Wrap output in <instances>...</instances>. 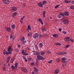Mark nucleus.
Here are the masks:
<instances>
[{
    "label": "nucleus",
    "mask_w": 74,
    "mask_h": 74,
    "mask_svg": "<svg viewBox=\"0 0 74 74\" xmlns=\"http://www.w3.org/2000/svg\"><path fill=\"white\" fill-rule=\"evenodd\" d=\"M36 57L38 60H45V58L44 57L40 55H38Z\"/></svg>",
    "instance_id": "1"
},
{
    "label": "nucleus",
    "mask_w": 74,
    "mask_h": 74,
    "mask_svg": "<svg viewBox=\"0 0 74 74\" xmlns=\"http://www.w3.org/2000/svg\"><path fill=\"white\" fill-rule=\"evenodd\" d=\"M70 37L67 36L65 38V39H64V40L65 42H66L69 43L70 41Z\"/></svg>",
    "instance_id": "2"
},
{
    "label": "nucleus",
    "mask_w": 74,
    "mask_h": 74,
    "mask_svg": "<svg viewBox=\"0 0 74 74\" xmlns=\"http://www.w3.org/2000/svg\"><path fill=\"white\" fill-rule=\"evenodd\" d=\"M34 69V72L35 74H38V70L36 67H34L33 68Z\"/></svg>",
    "instance_id": "3"
},
{
    "label": "nucleus",
    "mask_w": 74,
    "mask_h": 74,
    "mask_svg": "<svg viewBox=\"0 0 74 74\" xmlns=\"http://www.w3.org/2000/svg\"><path fill=\"white\" fill-rule=\"evenodd\" d=\"M62 16H64V13H60L59 14H58L57 15L58 18H62Z\"/></svg>",
    "instance_id": "4"
},
{
    "label": "nucleus",
    "mask_w": 74,
    "mask_h": 74,
    "mask_svg": "<svg viewBox=\"0 0 74 74\" xmlns=\"http://www.w3.org/2000/svg\"><path fill=\"white\" fill-rule=\"evenodd\" d=\"M63 23L65 25L66 24H68L69 23V21L67 19H65L63 20Z\"/></svg>",
    "instance_id": "5"
},
{
    "label": "nucleus",
    "mask_w": 74,
    "mask_h": 74,
    "mask_svg": "<svg viewBox=\"0 0 74 74\" xmlns=\"http://www.w3.org/2000/svg\"><path fill=\"white\" fill-rule=\"evenodd\" d=\"M67 52H60V53H58V55H66Z\"/></svg>",
    "instance_id": "6"
},
{
    "label": "nucleus",
    "mask_w": 74,
    "mask_h": 74,
    "mask_svg": "<svg viewBox=\"0 0 74 74\" xmlns=\"http://www.w3.org/2000/svg\"><path fill=\"white\" fill-rule=\"evenodd\" d=\"M66 58L65 57H62L61 58V62L62 63H66Z\"/></svg>",
    "instance_id": "7"
},
{
    "label": "nucleus",
    "mask_w": 74,
    "mask_h": 74,
    "mask_svg": "<svg viewBox=\"0 0 74 74\" xmlns=\"http://www.w3.org/2000/svg\"><path fill=\"white\" fill-rule=\"evenodd\" d=\"M38 34L37 33H36L34 34L33 37L34 38H37L38 37Z\"/></svg>",
    "instance_id": "8"
},
{
    "label": "nucleus",
    "mask_w": 74,
    "mask_h": 74,
    "mask_svg": "<svg viewBox=\"0 0 74 74\" xmlns=\"http://www.w3.org/2000/svg\"><path fill=\"white\" fill-rule=\"evenodd\" d=\"M3 1L5 4H8L10 3V1L8 0H3Z\"/></svg>",
    "instance_id": "9"
},
{
    "label": "nucleus",
    "mask_w": 74,
    "mask_h": 74,
    "mask_svg": "<svg viewBox=\"0 0 74 74\" xmlns=\"http://www.w3.org/2000/svg\"><path fill=\"white\" fill-rule=\"evenodd\" d=\"M21 70L22 71H24L25 73H26L27 72V70L25 68H23V67H21Z\"/></svg>",
    "instance_id": "10"
},
{
    "label": "nucleus",
    "mask_w": 74,
    "mask_h": 74,
    "mask_svg": "<svg viewBox=\"0 0 74 74\" xmlns=\"http://www.w3.org/2000/svg\"><path fill=\"white\" fill-rule=\"evenodd\" d=\"M7 51H11V52L13 51V49L11 46H9L7 49Z\"/></svg>",
    "instance_id": "11"
},
{
    "label": "nucleus",
    "mask_w": 74,
    "mask_h": 74,
    "mask_svg": "<svg viewBox=\"0 0 74 74\" xmlns=\"http://www.w3.org/2000/svg\"><path fill=\"white\" fill-rule=\"evenodd\" d=\"M38 21H39V22H40L42 25H44V22H42V20L41 18H38Z\"/></svg>",
    "instance_id": "12"
},
{
    "label": "nucleus",
    "mask_w": 74,
    "mask_h": 74,
    "mask_svg": "<svg viewBox=\"0 0 74 74\" xmlns=\"http://www.w3.org/2000/svg\"><path fill=\"white\" fill-rule=\"evenodd\" d=\"M13 11L15 12L17 10V8L16 7H13L12 8Z\"/></svg>",
    "instance_id": "13"
},
{
    "label": "nucleus",
    "mask_w": 74,
    "mask_h": 74,
    "mask_svg": "<svg viewBox=\"0 0 74 74\" xmlns=\"http://www.w3.org/2000/svg\"><path fill=\"white\" fill-rule=\"evenodd\" d=\"M69 13L68 12H65L64 13V16H69Z\"/></svg>",
    "instance_id": "14"
},
{
    "label": "nucleus",
    "mask_w": 74,
    "mask_h": 74,
    "mask_svg": "<svg viewBox=\"0 0 74 74\" xmlns=\"http://www.w3.org/2000/svg\"><path fill=\"white\" fill-rule=\"evenodd\" d=\"M38 5L40 7H43V5L42 3L40 2L38 3Z\"/></svg>",
    "instance_id": "15"
},
{
    "label": "nucleus",
    "mask_w": 74,
    "mask_h": 74,
    "mask_svg": "<svg viewBox=\"0 0 74 74\" xmlns=\"http://www.w3.org/2000/svg\"><path fill=\"white\" fill-rule=\"evenodd\" d=\"M10 59H11V57L8 56V57L7 59V60L6 62L8 63L9 62H10Z\"/></svg>",
    "instance_id": "16"
},
{
    "label": "nucleus",
    "mask_w": 74,
    "mask_h": 74,
    "mask_svg": "<svg viewBox=\"0 0 74 74\" xmlns=\"http://www.w3.org/2000/svg\"><path fill=\"white\" fill-rule=\"evenodd\" d=\"M59 73V69H56L54 71V73L55 74H58Z\"/></svg>",
    "instance_id": "17"
},
{
    "label": "nucleus",
    "mask_w": 74,
    "mask_h": 74,
    "mask_svg": "<svg viewBox=\"0 0 74 74\" xmlns=\"http://www.w3.org/2000/svg\"><path fill=\"white\" fill-rule=\"evenodd\" d=\"M33 55H37V56H38V55H39V52L37 51H36L34 53Z\"/></svg>",
    "instance_id": "18"
},
{
    "label": "nucleus",
    "mask_w": 74,
    "mask_h": 74,
    "mask_svg": "<svg viewBox=\"0 0 74 74\" xmlns=\"http://www.w3.org/2000/svg\"><path fill=\"white\" fill-rule=\"evenodd\" d=\"M31 29V27H30V26L29 25H28V26L27 29L26 31L27 32H29V30H30Z\"/></svg>",
    "instance_id": "19"
},
{
    "label": "nucleus",
    "mask_w": 74,
    "mask_h": 74,
    "mask_svg": "<svg viewBox=\"0 0 74 74\" xmlns=\"http://www.w3.org/2000/svg\"><path fill=\"white\" fill-rule=\"evenodd\" d=\"M6 30L8 32H11V29L10 27H7L6 29Z\"/></svg>",
    "instance_id": "20"
},
{
    "label": "nucleus",
    "mask_w": 74,
    "mask_h": 74,
    "mask_svg": "<svg viewBox=\"0 0 74 74\" xmlns=\"http://www.w3.org/2000/svg\"><path fill=\"white\" fill-rule=\"evenodd\" d=\"M41 30L42 32H45L46 31V28L44 27H42L41 28Z\"/></svg>",
    "instance_id": "21"
},
{
    "label": "nucleus",
    "mask_w": 74,
    "mask_h": 74,
    "mask_svg": "<svg viewBox=\"0 0 74 74\" xmlns=\"http://www.w3.org/2000/svg\"><path fill=\"white\" fill-rule=\"evenodd\" d=\"M40 55L42 56H43L45 55V52L41 51L40 52Z\"/></svg>",
    "instance_id": "22"
},
{
    "label": "nucleus",
    "mask_w": 74,
    "mask_h": 74,
    "mask_svg": "<svg viewBox=\"0 0 74 74\" xmlns=\"http://www.w3.org/2000/svg\"><path fill=\"white\" fill-rule=\"evenodd\" d=\"M32 33L31 32H29L28 33L27 36L29 37H31L32 36Z\"/></svg>",
    "instance_id": "23"
},
{
    "label": "nucleus",
    "mask_w": 74,
    "mask_h": 74,
    "mask_svg": "<svg viewBox=\"0 0 74 74\" xmlns=\"http://www.w3.org/2000/svg\"><path fill=\"white\" fill-rule=\"evenodd\" d=\"M8 53L5 50H4L3 51V54L4 55H8Z\"/></svg>",
    "instance_id": "24"
},
{
    "label": "nucleus",
    "mask_w": 74,
    "mask_h": 74,
    "mask_svg": "<svg viewBox=\"0 0 74 74\" xmlns=\"http://www.w3.org/2000/svg\"><path fill=\"white\" fill-rule=\"evenodd\" d=\"M39 46L41 48H42V47H43V44L42 43H40L39 44Z\"/></svg>",
    "instance_id": "25"
},
{
    "label": "nucleus",
    "mask_w": 74,
    "mask_h": 74,
    "mask_svg": "<svg viewBox=\"0 0 74 74\" xmlns=\"http://www.w3.org/2000/svg\"><path fill=\"white\" fill-rule=\"evenodd\" d=\"M11 27L12 29H14L15 28V24H13L11 26Z\"/></svg>",
    "instance_id": "26"
},
{
    "label": "nucleus",
    "mask_w": 74,
    "mask_h": 74,
    "mask_svg": "<svg viewBox=\"0 0 74 74\" xmlns=\"http://www.w3.org/2000/svg\"><path fill=\"white\" fill-rule=\"evenodd\" d=\"M45 11H44L43 13V16L44 18H45Z\"/></svg>",
    "instance_id": "27"
},
{
    "label": "nucleus",
    "mask_w": 74,
    "mask_h": 74,
    "mask_svg": "<svg viewBox=\"0 0 74 74\" xmlns=\"http://www.w3.org/2000/svg\"><path fill=\"white\" fill-rule=\"evenodd\" d=\"M17 15V13L16 12H14L13 13V16H16Z\"/></svg>",
    "instance_id": "28"
},
{
    "label": "nucleus",
    "mask_w": 74,
    "mask_h": 74,
    "mask_svg": "<svg viewBox=\"0 0 74 74\" xmlns=\"http://www.w3.org/2000/svg\"><path fill=\"white\" fill-rule=\"evenodd\" d=\"M42 4H43V5H44V4H47V1H43L42 2Z\"/></svg>",
    "instance_id": "29"
},
{
    "label": "nucleus",
    "mask_w": 74,
    "mask_h": 74,
    "mask_svg": "<svg viewBox=\"0 0 74 74\" xmlns=\"http://www.w3.org/2000/svg\"><path fill=\"white\" fill-rule=\"evenodd\" d=\"M64 2L65 3H70L71 1H68L67 0H65Z\"/></svg>",
    "instance_id": "30"
},
{
    "label": "nucleus",
    "mask_w": 74,
    "mask_h": 74,
    "mask_svg": "<svg viewBox=\"0 0 74 74\" xmlns=\"http://www.w3.org/2000/svg\"><path fill=\"white\" fill-rule=\"evenodd\" d=\"M22 54H23V55H24V56H26V55H28V53H26L25 52L24 53Z\"/></svg>",
    "instance_id": "31"
},
{
    "label": "nucleus",
    "mask_w": 74,
    "mask_h": 74,
    "mask_svg": "<svg viewBox=\"0 0 74 74\" xmlns=\"http://www.w3.org/2000/svg\"><path fill=\"white\" fill-rule=\"evenodd\" d=\"M35 64L34 62H31L30 63V65L32 66H34Z\"/></svg>",
    "instance_id": "32"
},
{
    "label": "nucleus",
    "mask_w": 74,
    "mask_h": 74,
    "mask_svg": "<svg viewBox=\"0 0 74 74\" xmlns=\"http://www.w3.org/2000/svg\"><path fill=\"white\" fill-rule=\"evenodd\" d=\"M53 36L54 37H57L58 36V35L57 34H54L53 35Z\"/></svg>",
    "instance_id": "33"
},
{
    "label": "nucleus",
    "mask_w": 74,
    "mask_h": 74,
    "mask_svg": "<svg viewBox=\"0 0 74 74\" xmlns=\"http://www.w3.org/2000/svg\"><path fill=\"white\" fill-rule=\"evenodd\" d=\"M35 49H36V50H38V46H37V45H35Z\"/></svg>",
    "instance_id": "34"
},
{
    "label": "nucleus",
    "mask_w": 74,
    "mask_h": 74,
    "mask_svg": "<svg viewBox=\"0 0 74 74\" xmlns=\"http://www.w3.org/2000/svg\"><path fill=\"white\" fill-rule=\"evenodd\" d=\"M21 41H24L25 40V38L24 37H23L21 39H20Z\"/></svg>",
    "instance_id": "35"
},
{
    "label": "nucleus",
    "mask_w": 74,
    "mask_h": 74,
    "mask_svg": "<svg viewBox=\"0 0 74 74\" xmlns=\"http://www.w3.org/2000/svg\"><path fill=\"white\" fill-rule=\"evenodd\" d=\"M55 45H59V46H60L61 45H62V44H61L59 43H56L55 44Z\"/></svg>",
    "instance_id": "36"
},
{
    "label": "nucleus",
    "mask_w": 74,
    "mask_h": 74,
    "mask_svg": "<svg viewBox=\"0 0 74 74\" xmlns=\"http://www.w3.org/2000/svg\"><path fill=\"white\" fill-rule=\"evenodd\" d=\"M18 64V63H16L15 64V67L16 68H17Z\"/></svg>",
    "instance_id": "37"
},
{
    "label": "nucleus",
    "mask_w": 74,
    "mask_h": 74,
    "mask_svg": "<svg viewBox=\"0 0 74 74\" xmlns=\"http://www.w3.org/2000/svg\"><path fill=\"white\" fill-rule=\"evenodd\" d=\"M56 61L58 62H59L60 61V59L59 58H57L56 59Z\"/></svg>",
    "instance_id": "38"
},
{
    "label": "nucleus",
    "mask_w": 74,
    "mask_h": 74,
    "mask_svg": "<svg viewBox=\"0 0 74 74\" xmlns=\"http://www.w3.org/2000/svg\"><path fill=\"white\" fill-rule=\"evenodd\" d=\"M39 62L38 60H36V66H38V64Z\"/></svg>",
    "instance_id": "39"
},
{
    "label": "nucleus",
    "mask_w": 74,
    "mask_h": 74,
    "mask_svg": "<svg viewBox=\"0 0 74 74\" xmlns=\"http://www.w3.org/2000/svg\"><path fill=\"white\" fill-rule=\"evenodd\" d=\"M29 61H32V60H33V59H32V58H29L28 59Z\"/></svg>",
    "instance_id": "40"
},
{
    "label": "nucleus",
    "mask_w": 74,
    "mask_h": 74,
    "mask_svg": "<svg viewBox=\"0 0 74 74\" xmlns=\"http://www.w3.org/2000/svg\"><path fill=\"white\" fill-rule=\"evenodd\" d=\"M70 45H67L65 47V48H68L69 47H70Z\"/></svg>",
    "instance_id": "41"
},
{
    "label": "nucleus",
    "mask_w": 74,
    "mask_h": 74,
    "mask_svg": "<svg viewBox=\"0 0 74 74\" xmlns=\"http://www.w3.org/2000/svg\"><path fill=\"white\" fill-rule=\"evenodd\" d=\"M60 6V5H56L55 7V8L56 9V8H58V7H59Z\"/></svg>",
    "instance_id": "42"
},
{
    "label": "nucleus",
    "mask_w": 74,
    "mask_h": 74,
    "mask_svg": "<svg viewBox=\"0 0 74 74\" xmlns=\"http://www.w3.org/2000/svg\"><path fill=\"white\" fill-rule=\"evenodd\" d=\"M22 42H23V43L24 45H25V44L26 43V40H25L24 41H23Z\"/></svg>",
    "instance_id": "43"
},
{
    "label": "nucleus",
    "mask_w": 74,
    "mask_h": 74,
    "mask_svg": "<svg viewBox=\"0 0 74 74\" xmlns=\"http://www.w3.org/2000/svg\"><path fill=\"white\" fill-rule=\"evenodd\" d=\"M53 62V60H50L48 62V63H49L50 64H51Z\"/></svg>",
    "instance_id": "44"
},
{
    "label": "nucleus",
    "mask_w": 74,
    "mask_h": 74,
    "mask_svg": "<svg viewBox=\"0 0 74 74\" xmlns=\"http://www.w3.org/2000/svg\"><path fill=\"white\" fill-rule=\"evenodd\" d=\"M15 67L13 65H12L11 68L12 69H13V70H14L15 69Z\"/></svg>",
    "instance_id": "45"
},
{
    "label": "nucleus",
    "mask_w": 74,
    "mask_h": 74,
    "mask_svg": "<svg viewBox=\"0 0 74 74\" xmlns=\"http://www.w3.org/2000/svg\"><path fill=\"white\" fill-rule=\"evenodd\" d=\"M25 50H23L22 51V53L23 54L24 53H25Z\"/></svg>",
    "instance_id": "46"
},
{
    "label": "nucleus",
    "mask_w": 74,
    "mask_h": 74,
    "mask_svg": "<svg viewBox=\"0 0 74 74\" xmlns=\"http://www.w3.org/2000/svg\"><path fill=\"white\" fill-rule=\"evenodd\" d=\"M70 8L72 9L73 10H74V7L73 6H71L70 7Z\"/></svg>",
    "instance_id": "47"
},
{
    "label": "nucleus",
    "mask_w": 74,
    "mask_h": 74,
    "mask_svg": "<svg viewBox=\"0 0 74 74\" xmlns=\"http://www.w3.org/2000/svg\"><path fill=\"white\" fill-rule=\"evenodd\" d=\"M12 52L11 51L8 52V54H12Z\"/></svg>",
    "instance_id": "48"
},
{
    "label": "nucleus",
    "mask_w": 74,
    "mask_h": 74,
    "mask_svg": "<svg viewBox=\"0 0 74 74\" xmlns=\"http://www.w3.org/2000/svg\"><path fill=\"white\" fill-rule=\"evenodd\" d=\"M25 16H23V17L21 18V20H23V19L25 18Z\"/></svg>",
    "instance_id": "49"
},
{
    "label": "nucleus",
    "mask_w": 74,
    "mask_h": 74,
    "mask_svg": "<svg viewBox=\"0 0 74 74\" xmlns=\"http://www.w3.org/2000/svg\"><path fill=\"white\" fill-rule=\"evenodd\" d=\"M10 38L12 39H13V36H12V35H10Z\"/></svg>",
    "instance_id": "50"
},
{
    "label": "nucleus",
    "mask_w": 74,
    "mask_h": 74,
    "mask_svg": "<svg viewBox=\"0 0 74 74\" xmlns=\"http://www.w3.org/2000/svg\"><path fill=\"white\" fill-rule=\"evenodd\" d=\"M47 53H48V54H50V53H51V52L49 51H47Z\"/></svg>",
    "instance_id": "51"
},
{
    "label": "nucleus",
    "mask_w": 74,
    "mask_h": 74,
    "mask_svg": "<svg viewBox=\"0 0 74 74\" xmlns=\"http://www.w3.org/2000/svg\"><path fill=\"white\" fill-rule=\"evenodd\" d=\"M23 59L25 60V59H26V57L25 56H23Z\"/></svg>",
    "instance_id": "52"
},
{
    "label": "nucleus",
    "mask_w": 74,
    "mask_h": 74,
    "mask_svg": "<svg viewBox=\"0 0 74 74\" xmlns=\"http://www.w3.org/2000/svg\"><path fill=\"white\" fill-rule=\"evenodd\" d=\"M3 71H5L6 70V68H5V67H4L3 69Z\"/></svg>",
    "instance_id": "53"
},
{
    "label": "nucleus",
    "mask_w": 74,
    "mask_h": 74,
    "mask_svg": "<svg viewBox=\"0 0 74 74\" xmlns=\"http://www.w3.org/2000/svg\"><path fill=\"white\" fill-rule=\"evenodd\" d=\"M15 51H16V52H18L19 51V50L17 49H15Z\"/></svg>",
    "instance_id": "54"
},
{
    "label": "nucleus",
    "mask_w": 74,
    "mask_h": 74,
    "mask_svg": "<svg viewBox=\"0 0 74 74\" xmlns=\"http://www.w3.org/2000/svg\"><path fill=\"white\" fill-rule=\"evenodd\" d=\"M63 34H66V32L65 31H63Z\"/></svg>",
    "instance_id": "55"
},
{
    "label": "nucleus",
    "mask_w": 74,
    "mask_h": 74,
    "mask_svg": "<svg viewBox=\"0 0 74 74\" xmlns=\"http://www.w3.org/2000/svg\"><path fill=\"white\" fill-rule=\"evenodd\" d=\"M71 3L72 4H74V1H73Z\"/></svg>",
    "instance_id": "56"
},
{
    "label": "nucleus",
    "mask_w": 74,
    "mask_h": 74,
    "mask_svg": "<svg viewBox=\"0 0 74 74\" xmlns=\"http://www.w3.org/2000/svg\"><path fill=\"white\" fill-rule=\"evenodd\" d=\"M47 36H48V34H47L44 35V36H45V37H47Z\"/></svg>",
    "instance_id": "57"
},
{
    "label": "nucleus",
    "mask_w": 74,
    "mask_h": 74,
    "mask_svg": "<svg viewBox=\"0 0 74 74\" xmlns=\"http://www.w3.org/2000/svg\"><path fill=\"white\" fill-rule=\"evenodd\" d=\"M70 41H71V42H73V41H74L73 40H71V39H70Z\"/></svg>",
    "instance_id": "58"
},
{
    "label": "nucleus",
    "mask_w": 74,
    "mask_h": 74,
    "mask_svg": "<svg viewBox=\"0 0 74 74\" xmlns=\"http://www.w3.org/2000/svg\"><path fill=\"white\" fill-rule=\"evenodd\" d=\"M18 45V47L19 48H20V47H21V45H19V44L18 45Z\"/></svg>",
    "instance_id": "59"
},
{
    "label": "nucleus",
    "mask_w": 74,
    "mask_h": 74,
    "mask_svg": "<svg viewBox=\"0 0 74 74\" xmlns=\"http://www.w3.org/2000/svg\"><path fill=\"white\" fill-rule=\"evenodd\" d=\"M25 62H27V59L26 58V59H25Z\"/></svg>",
    "instance_id": "60"
},
{
    "label": "nucleus",
    "mask_w": 74,
    "mask_h": 74,
    "mask_svg": "<svg viewBox=\"0 0 74 74\" xmlns=\"http://www.w3.org/2000/svg\"><path fill=\"white\" fill-rule=\"evenodd\" d=\"M39 37H42V36H41V35L40 34L39 36Z\"/></svg>",
    "instance_id": "61"
},
{
    "label": "nucleus",
    "mask_w": 74,
    "mask_h": 74,
    "mask_svg": "<svg viewBox=\"0 0 74 74\" xmlns=\"http://www.w3.org/2000/svg\"><path fill=\"white\" fill-rule=\"evenodd\" d=\"M59 31H60V32H61V31H62V29L60 28L59 29Z\"/></svg>",
    "instance_id": "62"
},
{
    "label": "nucleus",
    "mask_w": 74,
    "mask_h": 74,
    "mask_svg": "<svg viewBox=\"0 0 74 74\" xmlns=\"http://www.w3.org/2000/svg\"><path fill=\"white\" fill-rule=\"evenodd\" d=\"M32 74H35L34 72V71L32 72Z\"/></svg>",
    "instance_id": "63"
},
{
    "label": "nucleus",
    "mask_w": 74,
    "mask_h": 74,
    "mask_svg": "<svg viewBox=\"0 0 74 74\" xmlns=\"http://www.w3.org/2000/svg\"><path fill=\"white\" fill-rule=\"evenodd\" d=\"M8 66H11V64H8Z\"/></svg>",
    "instance_id": "64"
}]
</instances>
